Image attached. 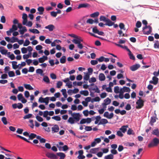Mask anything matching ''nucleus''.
I'll return each instance as SVG.
<instances>
[{"label": "nucleus", "mask_w": 159, "mask_h": 159, "mask_svg": "<svg viewBox=\"0 0 159 159\" xmlns=\"http://www.w3.org/2000/svg\"><path fill=\"white\" fill-rule=\"evenodd\" d=\"M143 24L145 25L144 27L143 28V32L144 34L148 35L152 32V28L150 25H147V21L145 20H143L142 21Z\"/></svg>", "instance_id": "obj_1"}, {"label": "nucleus", "mask_w": 159, "mask_h": 159, "mask_svg": "<svg viewBox=\"0 0 159 159\" xmlns=\"http://www.w3.org/2000/svg\"><path fill=\"white\" fill-rule=\"evenodd\" d=\"M72 41L74 43L77 44V47L79 48L80 49L83 48V46L81 43L83 42V40L81 38L77 39H73Z\"/></svg>", "instance_id": "obj_2"}, {"label": "nucleus", "mask_w": 159, "mask_h": 159, "mask_svg": "<svg viewBox=\"0 0 159 159\" xmlns=\"http://www.w3.org/2000/svg\"><path fill=\"white\" fill-rule=\"evenodd\" d=\"M159 144V139L157 138H154L151 142L148 144V146L151 148L154 146H156Z\"/></svg>", "instance_id": "obj_3"}, {"label": "nucleus", "mask_w": 159, "mask_h": 159, "mask_svg": "<svg viewBox=\"0 0 159 159\" xmlns=\"http://www.w3.org/2000/svg\"><path fill=\"white\" fill-rule=\"evenodd\" d=\"M139 98V99L136 102V104L137 105L136 107V108L138 109H140L144 105L143 101L141 99L140 97Z\"/></svg>", "instance_id": "obj_4"}, {"label": "nucleus", "mask_w": 159, "mask_h": 159, "mask_svg": "<svg viewBox=\"0 0 159 159\" xmlns=\"http://www.w3.org/2000/svg\"><path fill=\"white\" fill-rule=\"evenodd\" d=\"M46 156L50 159H57V156L53 153L48 152L46 154Z\"/></svg>", "instance_id": "obj_5"}, {"label": "nucleus", "mask_w": 159, "mask_h": 159, "mask_svg": "<svg viewBox=\"0 0 159 159\" xmlns=\"http://www.w3.org/2000/svg\"><path fill=\"white\" fill-rule=\"evenodd\" d=\"M158 80L159 79L158 78L155 76H153L152 78V80H150L149 82L150 84L156 85L157 84Z\"/></svg>", "instance_id": "obj_6"}, {"label": "nucleus", "mask_w": 159, "mask_h": 159, "mask_svg": "<svg viewBox=\"0 0 159 159\" xmlns=\"http://www.w3.org/2000/svg\"><path fill=\"white\" fill-rule=\"evenodd\" d=\"M72 116L75 120L76 122L79 121L80 120V115L79 113H73Z\"/></svg>", "instance_id": "obj_7"}, {"label": "nucleus", "mask_w": 159, "mask_h": 159, "mask_svg": "<svg viewBox=\"0 0 159 159\" xmlns=\"http://www.w3.org/2000/svg\"><path fill=\"white\" fill-rule=\"evenodd\" d=\"M104 117L107 118L108 119H111L113 117L114 114L113 113H111L109 115V113L107 111L105 112L103 114Z\"/></svg>", "instance_id": "obj_8"}, {"label": "nucleus", "mask_w": 159, "mask_h": 159, "mask_svg": "<svg viewBox=\"0 0 159 159\" xmlns=\"http://www.w3.org/2000/svg\"><path fill=\"white\" fill-rule=\"evenodd\" d=\"M59 129L58 126L57 125H55L52 128V133L53 134L59 131Z\"/></svg>", "instance_id": "obj_9"}, {"label": "nucleus", "mask_w": 159, "mask_h": 159, "mask_svg": "<svg viewBox=\"0 0 159 159\" xmlns=\"http://www.w3.org/2000/svg\"><path fill=\"white\" fill-rule=\"evenodd\" d=\"M140 67V65L139 64H136L131 66L130 68L132 71H134L137 70Z\"/></svg>", "instance_id": "obj_10"}, {"label": "nucleus", "mask_w": 159, "mask_h": 159, "mask_svg": "<svg viewBox=\"0 0 159 159\" xmlns=\"http://www.w3.org/2000/svg\"><path fill=\"white\" fill-rule=\"evenodd\" d=\"M120 91L121 93H124L125 92H129L130 91V89L129 87L124 86L120 89Z\"/></svg>", "instance_id": "obj_11"}, {"label": "nucleus", "mask_w": 159, "mask_h": 159, "mask_svg": "<svg viewBox=\"0 0 159 159\" xmlns=\"http://www.w3.org/2000/svg\"><path fill=\"white\" fill-rule=\"evenodd\" d=\"M54 26L52 24L49 25L45 27L46 29H48L49 31H52L55 29Z\"/></svg>", "instance_id": "obj_12"}, {"label": "nucleus", "mask_w": 159, "mask_h": 159, "mask_svg": "<svg viewBox=\"0 0 159 159\" xmlns=\"http://www.w3.org/2000/svg\"><path fill=\"white\" fill-rule=\"evenodd\" d=\"M128 125H124L122 126L120 129L123 133H125L127 130V128H128Z\"/></svg>", "instance_id": "obj_13"}, {"label": "nucleus", "mask_w": 159, "mask_h": 159, "mask_svg": "<svg viewBox=\"0 0 159 159\" xmlns=\"http://www.w3.org/2000/svg\"><path fill=\"white\" fill-rule=\"evenodd\" d=\"M108 123V120L105 119H102L98 123V125H104Z\"/></svg>", "instance_id": "obj_14"}, {"label": "nucleus", "mask_w": 159, "mask_h": 159, "mask_svg": "<svg viewBox=\"0 0 159 159\" xmlns=\"http://www.w3.org/2000/svg\"><path fill=\"white\" fill-rule=\"evenodd\" d=\"M56 154L57 156L60 157L59 159H64L66 157V155L63 152H57Z\"/></svg>", "instance_id": "obj_15"}, {"label": "nucleus", "mask_w": 159, "mask_h": 159, "mask_svg": "<svg viewBox=\"0 0 159 159\" xmlns=\"http://www.w3.org/2000/svg\"><path fill=\"white\" fill-rule=\"evenodd\" d=\"M90 6V5L87 3H82L79 4L78 6V8L79 9L81 8H86L89 7Z\"/></svg>", "instance_id": "obj_16"}, {"label": "nucleus", "mask_w": 159, "mask_h": 159, "mask_svg": "<svg viewBox=\"0 0 159 159\" xmlns=\"http://www.w3.org/2000/svg\"><path fill=\"white\" fill-rule=\"evenodd\" d=\"M105 25H107L109 26H112L114 24V23L112 22L110 19H107Z\"/></svg>", "instance_id": "obj_17"}, {"label": "nucleus", "mask_w": 159, "mask_h": 159, "mask_svg": "<svg viewBox=\"0 0 159 159\" xmlns=\"http://www.w3.org/2000/svg\"><path fill=\"white\" fill-rule=\"evenodd\" d=\"M67 122L71 124H75L76 122L75 120L72 117H70L69 118Z\"/></svg>", "instance_id": "obj_18"}, {"label": "nucleus", "mask_w": 159, "mask_h": 159, "mask_svg": "<svg viewBox=\"0 0 159 159\" xmlns=\"http://www.w3.org/2000/svg\"><path fill=\"white\" fill-rule=\"evenodd\" d=\"M89 90L90 91L91 90H93L95 91V92H96L97 93H99L100 92V91L98 88L97 86V85L95 86L94 88H90L89 89Z\"/></svg>", "instance_id": "obj_19"}, {"label": "nucleus", "mask_w": 159, "mask_h": 159, "mask_svg": "<svg viewBox=\"0 0 159 159\" xmlns=\"http://www.w3.org/2000/svg\"><path fill=\"white\" fill-rule=\"evenodd\" d=\"M27 31V30L26 27L25 26H23L22 29L20 30H19L20 34L21 35H23L24 33Z\"/></svg>", "instance_id": "obj_20"}, {"label": "nucleus", "mask_w": 159, "mask_h": 159, "mask_svg": "<svg viewBox=\"0 0 159 159\" xmlns=\"http://www.w3.org/2000/svg\"><path fill=\"white\" fill-rule=\"evenodd\" d=\"M57 147L59 148V150H61L60 149L61 148H62L63 150H62L64 151H67L68 149H69L68 147L66 145H65L63 147H61L60 146H59L58 145H57Z\"/></svg>", "instance_id": "obj_21"}, {"label": "nucleus", "mask_w": 159, "mask_h": 159, "mask_svg": "<svg viewBox=\"0 0 159 159\" xmlns=\"http://www.w3.org/2000/svg\"><path fill=\"white\" fill-rule=\"evenodd\" d=\"M99 79L101 81H104L105 79V76L103 73H100L99 75Z\"/></svg>", "instance_id": "obj_22"}, {"label": "nucleus", "mask_w": 159, "mask_h": 159, "mask_svg": "<svg viewBox=\"0 0 159 159\" xmlns=\"http://www.w3.org/2000/svg\"><path fill=\"white\" fill-rule=\"evenodd\" d=\"M36 73L40 74L41 76H44V74L43 73V71L41 69H38L36 70Z\"/></svg>", "instance_id": "obj_23"}, {"label": "nucleus", "mask_w": 159, "mask_h": 159, "mask_svg": "<svg viewBox=\"0 0 159 159\" xmlns=\"http://www.w3.org/2000/svg\"><path fill=\"white\" fill-rule=\"evenodd\" d=\"M38 10L39 11L38 13L40 15H42L43 14V12L44 11V8L43 7H39L38 8Z\"/></svg>", "instance_id": "obj_24"}, {"label": "nucleus", "mask_w": 159, "mask_h": 159, "mask_svg": "<svg viewBox=\"0 0 159 159\" xmlns=\"http://www.w3.org/2000/svg\"><path fill=\"white\" fill-rule=\"evenodd\" d=\"M99 148H95L91 149L90 150V152L91 153L96 154L98 151Z\"/></svg>", "instance_id": "obj_25"}, {"label": "nucleus", "mask_w": 159, "mask_h": 159, "mask_svg": "<svg viewBox=\"0 0 159 159\" xmlns=\"http://www.w3.org/2000/svg\"><path fill=\"white\" fill-rule=\"evenodd\" d=\"M2 49H0V52L2 55H6L8 52V51L6 49H4V47H2Z\"/></svg>", "instance_id": "obj_26"}, {"label": "nucleus", "mask_w": 159, "mask_h": 159, "mask_svg": "<svg viewBox=\"0 0 159 159\" xmlns=\"http://www.w3.org/2000/svg\"><path fill=\"white\" fill-rule=\"evenodd\" d=\"M80 93L84 96H87L89 94V93L88 90H83L80 92Z\"/></svg>", "instance_id": "obj_27"}, {"label": "nucleus", "mask_w": 159, "mask_h": 159, "mask_svg": "<svg viewBox=\"0 0 159 159\" xmlns=\"http://www.w3.org/2000/svg\"><path fill=\"white\" fill-rule=\"evenodd\" d=\"M25 88L28 90H30L33 89V88L29 84H24Z\"/></svg>", "instance_id": "obj_28"}, {"label": "nucleus", "mask_w": 159, "mask_h": 159, "mask_svg": "<svg viewBox=\"0 0 159 159\" xmlns=\"http://www.w3.org/2000/svg\"><path fill=\"white\" fill-rule=\"evenodd\" d=\"M12 68L14 69H16L18 67V65H17V62L16 61L12 62Z\"/></svg>", "instance_id": "obj_29"}, {"label": "nucleus", "mask_w": 159, "mask_h": 159, "mask_svg": "<svg viewBox=\"0 0 159 159\" xmlns=\"http://www.w3.org/2000/svg\"><path fill=\"white\" fill-rule=\"evenodd\" d=\"M104 102L103 103L106 104V105H108L111 103V100L109 98H107L104 100Z\"/></svg>", "instance_id": "obj_30"}, {"label": "nucleus", "mask_w": 159, "mask_h": 159, "mask_svg": "<svg viewBox=\"0 0 159 159\" xmlns=\"http://www.w3.org/2000/svg\"><path fill=\"white\" fill-rule=\"evenodd\" d=\"M155 116L154 117H151V121L150 122V124L152 125H153V123L155 122L156 121V115L155 113Z\"/></svg>", "instance_id": "obj_31"}, {"label": "nucleus", "mask_w": 159, "mask_h": 159, "mask_svg": "<svg viewBox=\"0 0 159 159\" xmlns=\"http://www.w3.org/2000/svg\"><path fill=\"white\" fill-rule=\"evenodd\" d=\"M101 117L100 116H96L95 120H96L94 122L95 124H98V122L100 121Z\"/></svg>", "instance_id": "obj_32"}, {"label": "nucleus", "mask_w": 159, "mask_h": 159, "mask_svg": "<svg viewBox=\"0 0 159 159\" xmlns=\"http://www.w3.org/2000/svg\"><path fill=\"white\" fill-rule=\"evenodd\" d=\"M114 156L112 154H110L105 156L104 159H113Z\"/></svg>", "instance_id": "obj_33"}, {"label": "nucleus", "mask_w": 159, "mask_h": 159, "mask_svg": "<svg viewBox=\"0 0 159 159\" xmlns=\"http://www.w3.org/2000/svg\"><path fill=\"white\" fill-rule=\"evenodd\" d=\"M61 91L62 92V94L64 96V97L66 98L67 97V95L66 93V91L65 89H62L61 90Z\"/></svg>", "instance_id": "obj_34"}, {"label": "nucleus", "mask_w": 159, "mask_h": 159, "mask_svg": "<svg viewBox=\"0 0 159 159\" xmlns=\"http://www.w3.org/2000/svg\"><path fill=\"white\" fill-rule=\"evenodd\" d=\"M99 15V12L97 11L91 14L90 16L92 17H98Z\"/></svg>", "instance_id": "obj_35"}, {"label": "nucleus", "mask_w": 159, "mask_h": 159, "mask_svg": "<svg viewBox=\"0 0 159 159\" xmlns=\"http://www.w3.org/2000/svg\"><path fill=\"white\" fill-rule=\"evenodd\" d=\"M114 92L116 93H118L120 92V89L118 86H116L114 88Z\"/></svg>", "instance_id": "obj_36"}, {"label": "nucleus", "mask_w": 159, "mask_h": 159, "mask_svg": "<svg viewBox=\"0 0 159 159\" xmlns=\"http://www.w3.org/2000/svg\"><path fill=\"white\" fill-rule=\"evenodd\" d=\"M66 61V57L62 56L60 59V62L62 64L65 63Z\"/></svg>", "instance_id": "obj_37"}, {"label": "nucleus", "mask_w": 159, "mask_h": 159, "mask_svg": "<svg viewBox=\"0 0 159 159\" xmlns=\"http://www.w3.org/2000/svg\"><path fill=\"white\" fill-rule=\"evenodd\" d=\"M152 134L156 135L157 136H159V131L158 130V129H154L152 132Z\"/></svg>", "instance_id": "obj_38"}, {"label": "nucleus", "mask_w": 159, "mask_h": 159, "mask_svg": "<svg viewBox=\"0 0 159 159\" xmlns=\"http://www.w3.org/2000/svg\"><path fill=\"white\" fill-rule=\"evenodd\" d=\"M29 31L34 34H39V31L36 29H30Z\"/></svg>", "instance_id": "obj_39"}, {"label": "nucleus", "mask_w": 159, "mask_h": 159, "mask_svg": "<svg viewBox=\"0 0 159 159\" xmlns=\"http://www.w3.org/2000/svg\"><path fill=\"white\" fill-rule=\"evenodd\" d=\"M90 74H89V73H86L85 74V75L84 76V80L87 81L88 80L89 78V75Z\"/></svg>", "instance_id": "obj_40"}, {"label": "nucleus", "mask_w": 159, "mask_h": 159, "mask_svg": "<svg viewBox=\"0 0 159 159\" xmlns=\"http://www.w3.org/2000/svg\"><path fill=\"white\" fill-rule=\"evenodd\" d=\"M18 40V39L17 38L15 37L14 36H13L11 38L10 42H11V43H14L15 42H17Z\"/></svg>", "instance_id": "obj_41"}, {"label": "nucleus", "mask_w": 159, "mask_h": 159, "mask_svg": "<svg viewBox=\"0 0 159 159\" xmlns=\"http://www.w3.org/2000/svg\"><path fill=\"white\" fill-rule=\"evenodd\" d=\"M68 35L71 37L74 38L75 39H79L80 38H81L80 37H78L77 35H76L73 34H69Z\"/></svg>", "instance_id": "obj_42"}, {"label": "nucleus", "mask_w": 159, "mask_h": 159, "mask_svg": "<svg viewBox=\"0 0 159 159\" xmlns=\"http://www.w3.org/2000/svg\"><path fill=\"white\" fill-rule=\"evenodd\" d=\"M43 80L45 82L47 83H49L50 82L49 79L47 76H44Z\"/></svg>", "instance_id": "obj_43"}, {"label": "nucleus", "mask_w": 159, "mask_h": 159, "mask_svg": "<svg viewBox=\"0 0 159 159\" xmlns=\"http://www.w3.org/2000/svg\"><path fill=\"white\" fill-rule=\"evenodd\" d=\"M8 75L9 77H13L15 76V74L13 71H10L8 72Z\"/></svg>", "instance_id": "obj_44"}, {"label": "nucleus", "mask_w": 159, "mask_h": 159, "mask_svg": "<svg viewBox=\"0 0 159 159\" xmlns=\"http://www.w3.org/2000/svg\"><path fill=\"white\" fill-rule=\"evenodd\" d=\"M52 118L57 121H60L61 120V117L57 116H53L52 117Z\"/></svg>", "instance_id": "obj_45"}, {"label": "nucleus", "mask_w": 159, "mask_h": 159, "mask_svg": "<svg viewBox=\"0 0 159 159\" xmlns=\"http://www.w3.org/2000/svg\"><path fill=\"white\" fill-rule=\"evenodd\" d=\"M32 114H29L24 116L23 117V118L24 119H28L32 117Z\"/></svg>", "instance_id": "obj_46"}, {"label": "nucleus", "mask_w": 159, "mask_h": 159, "mask_svg": "<svg viewBox=\"0 0 159 159\" xmlns=\"http://www.w3.org/2000/svg\"><path fill=\"white\" fill-rule=\"evenodd\" d=\"M31 54H30L29 52L28 54L24 55L23 56V58L24 59H27L28 58L31 57Z\"/></svg>", "instance_id": "obj_47"}, {"label": "nucleus", "mask_w": 159, "mask_h": 159, "mask_svg": "<svg viewBox=\"0 0 159 159\" xmlns=\"http://www.w3.org/2000/svg\"><path fill=\"white\" fill-rule=\"evenodd\" d=\"M36 136V135L34 133H31L29 136V139H33L35 138Z\"/></svg>", "instance_id": "obj_48"}, {"label": "nucleus", "mask_w": 159, "mask_h": 159, "mask_svg": "<svg viewBox=\"0 0 159 159\" xmlns=\"http://www.w3.org/2000/svg\"><path fill=\"white\" fill-rule=\"evenodd\" d=\"M107 19V18H106L103 16H101L100 18V20L101 21H103L106 22Z\"/></svg>", "instance_id": "obj_49"}, {"label": "nucleus", "mask_w": 159, "mask_h": 159, "mask_svg": "<svg viewBox=\"0 0 159 159\" xmlns=\"http://www.w3.org/2000/svg\"><path fill=\"white\" fill-rule=\"evenodd\" d=\"M2 121L3 123L5 125H6L7 124V118L5 117H2Z\"/></svg>", "instance_id": "obj_50"}, {"label": "nucleus", "mask_w": 159, "mask_h": 159, "mask_svg": "<svg viewBox=\"0 0 159 159\" xmlns=\"http://www.w3.org/2000/svg\"><path fill=\"white\" fill-rule=\"evenodd\" d=\"M96 81V79L94 77H92L89 80V82L90 83H94Z\"/></svg>", "instance_id": "obj_51"}, {"label": "nucleus", "mask_w": 159, "mask_h": 159, "mask_svg": "<svg viewBox=\"0 0 159 159\" xmlns=\"http://www.w3.org/2000/svg\"><path fill=\"white\" fill-rule=\"evenodd\" d=\"M30 42L28 39H26L25 42L23 43L24 46H28L30 43Z\"/></svg>", "instance_id": "obj_52"}, {"label": "nucleus", "mask_w": 159, "mask_h": 159, "mask_svg": "<svg viewBox=\"0 0 159 159\" xmlns=\"http://www.w3.org/2000/svg\"><path fill=\"white\" fill-rule=\"evenodd\" d=\"M123 133L120 130L117 132L116 134L119 137H122L123 136Z\"/></svg>", "instance_id": "obj_53"}, {"label": "nucleus", "mask_w": 159, "mask_h": 159, "mask_svg": "<svg viewBox=\"0 0 159 159\" xmlns=\"http://www.w3.org/2000/svg\"><path fill=\"white\" fill-rule=\"evenodd\" d=\"M36 119L39 122H41L43 121V118L39 116H37L36 117Z\"/></svg>", "instance_id": "obj_54"}, {"label": "nucleus", "mask_w": 159, "mask_h": 159, "mask_svg": "<svg viewBox=\"0 0 159 159\" xmlns=\"http://www.w3.org/2000/svg\"><path fill=\"white\" fill-rule=\"evenodd\" d=\"M127 134L128 135H134V133L133 132V130L132 129H129L127 131Z\"/></svg>", "instance_id": "obj_55"}, {"label": "nucleus", "mask_w": 159, "mask_h": 159, "mask_svg": "<svg viewBox=\"0 0 159 159\" xmlns=\"http://www.w3.org/2000/svg\"><path fill=\"white\" fill-rule=\"evenodd\" d=\"M21 52L23 54L26 53H27V48L23 47L21 49Z\"/></svg>", "instance_id": "obj_56"}, {"label": "nucleus", "mask_w": 159, "mask_h": 159, "mask_svg": "<svg viewBox=\"0 0 159 159\" xmlns=\"http://www.w3.org/2000/svg\"><path fill=\"white\" fill-rule=\"evenodd\" d=\"M141 23L140 21H137L136 24V26L137 28H139L141 26Z\"/></svg>", "instance_id": "obj_57"}, {"label": "nucleus", "mask_w": 159, "mask_h": 159, "mask_svg": "<svg viewBox=\"0 0 159 159\" xmlns=\"http://www.w3.org/2000/svg\"><path fill=\"white\" fill-rule=\"evenodd\" d=\"M84 129L86 130V131H90L91 130H92V127L89 126H85Z\"/></svg>", "instance_id": "obj_58"}, {"label": "nucleus", "mask_w": 159, "mask_h": 159, "mask_svg": "<svg viewBox=\"0 0 159 159\" xmlns=\"http://www.w3.org/2000/svg\"><path fill=\"white\" fill-rule=\"evenodd\" d=\"M119 26L121 29H123L124 30H125V25L123 23H120L119 25Z\"/></svg>", "instance_id": "obj_59"}, {"label": "nucleus", "mask_w": 159, "mask_h": 159, "mask_svg": "<svg viewBox=\"0 0 159 159\" xmlns=\"http://www.w3.org/2000/svg\"><path fill=\"white\" fill-rule=\"evenodd\" d=\"M128 54L129 56V58L130 59L133 60H135V57L131 53V52L130 53H129Z\"/></svg>", "instance_id": "obj_60"}, {"label": "nucleus", "mask_w": 159, "mask_h": 159, "mask_svg": "<svg viewBox=\"0 0 159 159\" xmlns=\"http://www.w3.org/2000/svg\"><path fill=\"white\" fill-rule=\"evenodd\" d=\"M91 64L93 65H95L98 63V61L95 60H91L90 61Z\"/></svg>", "instance_id": "obj_61"}, {"label": "nucleus", "mask_w": 159, "mask_h": 159, "mask_svg": "<svg viewBox=\"0 0 159 159\" xmlns=\"http://www.w3.org/2000/svg\"><path fill=\"white\" fill-rule=\"evenodd\" d=\"M23 131V129L20 128H18L16 131V133L19 134H22Z\"/></svg>", "instance_id": "obj_62"}, {"label": "nucleus", "mask_w": 159, "mask_h": 159, "mask_svg": "<svg viewBox=\"0 0 159 159\" xmlns=\"http://www.w3.org/2000/svg\"><path fill=\"white\" fill-rule=\"evenodd\" d=\"M43 48V47L40 45H38L36 46L35 48L37 50L39 51L42 49Z\"/></svg>", "instance_id": "obj_63"}, {"label": "nucleus", "mask_w": 159, "mask_h": 159, "mask_svg": "<svg viewBox=\"0 0 159 159\" xmlns=\"http://www.w3.org/2000/svg\"><path fill=\"white\" fill-rule=\"evenodd\" d=\"M17 98L18 100L20 101L24 97L23 96V95L21 93H20L17 95Z\"/></svg>", "instance_id": "obj_64"}]
</instances>
